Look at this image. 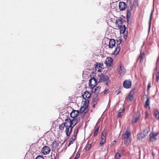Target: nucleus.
Returning <instances> with one entry per match:
<instances>
[{"label": "nucleus", "mask_w": 159, "mask_h": 159, "mask_svg": "<svg viewBox=\"0 0 159 159\" xmlns=\"http://www.w3.org/2000/svg\"><path fill=\"white\" fill-rule=\"evenodd\" d=\"M125 111V109L124 108H122V109H120L119 110V113H121L123 114Z\"/></svg>", "instance_id": "4c0bfd02"}, {"label": "nucleus", "mask_w": 159, "mask_h": 159, "mask_svg": "<svg viewBox=\"0 0 159 159\" xmlns=\"http://www.w3.org/2000/svg\"><path fill=\"white\" fill-rule=\"evenodd\" d=\"M131 135L130 129L129 127L127 128L125 132L124 131L122 137V139L124 140V143L126 145L131 143L130 136Z\"/></svg>", "instance_id": "f257e3e1"}, {"label": "nucleus", "mask_w": 159, "mask_h": 159, "mask_svg": "<svg viewBox=\"0 0 159 159\" xmlns=\"http://www.w3.org/2000/svg\"><path fill=\"white\" fill-rule=\"evenodd\" d=\"M126 70L124 66L121 64L120 66V69L118 71L119 74L121 76L123 75L126 72Z\"/></svg>", "instance_id": "0eeeda50"}, {"label": "nucleus", "mask_w": 159, "mask_h": 159, "mask_svg": "<svg viewBox=\"0 0 159 159\" xmlns=\"http://www.w3.org/2000/svg\"><path fill=\"white\" fill-rule=\"evenodd\" d=\"M116 27L120 29L122 26V22L120 19L117 20L116 22Z\"/></svg>", "instance_id": "2eb2a0df"}, {"label": "nucleus", "mask_w": 159, "mask_h": 159, "mask_svg": "<svg viewBox=\"0 0 159 159\" xmlns=\"http://www.w3.org/2000/svg\"><path fill=\"white\" fill-rule=\"evenodd\" d=\"M64 120L65 122L63 123L65 125V127H69V120H70V119L69 118L68 116H67L66 118Z\"/></svg>", "instance_id": "aec40b11"}, {"label": "nucleus", "mask_w": 159, "mask_h": 159, "mask_svg": "<svg viewBox=\"0 0 159 159\" xmlns=\"http://www.w3.org/2000/svg\"><path fill=\"white\" fill-rule=\"evenodd\" d=\"M105 141H106L105 136L104 135V134H103V133H102V135L101 137V140L100 141V146H102L103 144L104 143H105Z\"/></svg>", "instance_id": "6ab92c4d"}, {"label": "nucleus", "mask_w": 159, "mask_h": 159, "mask_svg": "<svg viewBox=\"0 0 159 159\" xmlns=\"http://www.w3.org/2000/svg\"><path fill=\"white\" fill-rule=\"evenodd\" d=\"M94 90V92L95 93L96 92V91H97V90Z\"/></svg>", "instance_id": "603ef678"}, {"label": "nucleus", "mask_w": 159, "mask_h": 159, "mask_svg": "<svg viewBox=\"0 0 159 159\" xmlns=\"http://www.w3.org/2000/svg\"><path fill=\"white\" fill-rule=\"evenodd\" d=\"M143 54H140L139 57L138 58V60H140V61L142 62L143 61Z\"/></svg>", "instance_id": "f704fd0d"}, {"label": "nucleus", "mask_w": 159, "mask_h": 159, "mask_svg": "<svg viewBox=\"0 0 159 159\" xmlns=\"http://www.w3.org/2000/svg\"><path fill=\"white\" fill-rule=\"evenodd\" d=\"M91 147V144H88L87 145H86V149H85L86 150H87V151L89 150L90 149Z\"/></svg>", "instance_id": "c9c22d12"}, {"label": "nucleus", "mask_w": 159, "mask_h": 159, "mask_svg": "<svg viewBox=\"0 0 159 159\" xmlns=\"http://www.w3.org/2000/svg\"><path fill=\"white\" fill-rule=\"evenodd\" d=\"M65 127V125L63 123L61 124L59 126V129L61 131H63V130Z\"/></svg>", "instance_id": "2f4dec72"}, {"label": "nucleus", "mask_w": 159, "mask_h": 159, "mask_svg": "<svg viewBox=\"0 0 159 159\" xmlns=\"http://www.w3.org/2000/svg\"><path fill=\"white\" fill-rule=\"evenodd\" d=\"M100 88L101 87H100L98 86V87H97V88H95L94 89H100Z\"/></svg>", "instance_id": "de8ad7c7"}, {"label": "nucleus", "mask_w": 159, "mask_h": 159, "mask_svg": "<svg viewBox=\"0 0 159 159\" xmlns=\"http://www.w3.org/2000/svg\"><path fill=\"white\" fill-rule=\"evenodd\" d=\"M150 128L148 126V127H146L145 128V129L143 130V133L145 134V135H147L149 131H150Z\"/></svg>", "instance_id": "412c9836"}, {"label": "nucleus", "mask_w": 159, "mask_h": 159, "mask_svg": "<svg viewBox=\"0 0 159 159\" xmlns=\"http://www.w3.org/2000/svg\"><path fill=\"white\" fill-rule=\"evenodd\" d=\"M73 119L72 120H73V121L74 123V125H75L77 123V122L79 121L80 120V118L79 117H74V118H73Z\"/></svg>", "instance_id": "b1692460"}, {"label": "nucleus", "mask_w": 159, "mask_h": 159, "mask_svg": "<svg viewBox=\"0 0 159 159\" xmlns=\"http://www.w3.org/2000/svg\"><path fill=\"white\" fill-rule=\"evenodd\" d=\"M149 104H150V101H149V98H147V100L145 102V107L146 108H147V107L149 108Z\"/></svg>", "instance_id": "cd10ccee"}, {"label": "nucleus", "mask_w": 159, "mask_h": 159, "mask_svg": "<svg viewBox=\"0 0 159 159\" xmlns=\"http://www.w3.org/2000/svg\"><path fill=\"white\" fill-rule=\"evenodd\" d=\"M131 15V13L128 10L127 11V14L126 16V18L127 19V22H128L129 21V19L130 18V16Z\"/></svg>", "instance_id": "c85d7f7f"}, {"label": "nucleus", "mask_w": 159, "mask_h": 159, "mask_svg": "<svg viewBox=\"0 0 159 159\" xmlns=\"http://www.w3.org/2000/svg\"><path fill=\"white\" fill-rule=\"evenodd\" d=\"M152 155L153 156H154V155H155V154H154V153L152 152Z\"/></svg>", "instance_id": "3c124183"}, {"label": "nucleus", "mask_w": 159, "mask_h": 159, "mask_svg": "<svg viewBox=\"0 0 159 159\" xmlns=\"http://www.w3.org/2000/svg\"><path fill=\"white\" fill-rule=\"evenodd\" d=\"M123 114H121V113H119V112H118V117H121L123 115Z\"/></svg>", "instance_id": "a18cd8bd"}, {"label": "nucleus", "mask_w": 159, "mask_h": 159, "mask_svg": "<svg viewBox=\"0 0 159 159\" xmlns=\"http://www.w3.org/2000/svg\"><path fill=\"white\" fill-rule=\"evenodd\" d=\"M154 115L156 118L158 120L159 119V112L157 110H156L154 112Z\"/></svg>", "instance_id": "5701e85b"}, {"label": "nucleus", "mask_w": 159, "mask_h": 159, "mask_svg": "<svg viewBox=\"0 0 159 159\" xmlns=\"http://www.w3.org/2000/svg\"><path fill=\"white\" fill-rule=\"evenodd\" d=\"M121 157V155L119 152H117L115 155V158L116 159H119Z\"/></svg>", "instance_id": "72a5a7b5"}, {"label": "nucleus", "mask_w": 159, "mask_h": 159, "mask_svg": "<svg viewBox=\"0 0 159 159\" xmlns=\"http://www.w3.org/2000/svg\"><path fill=\"white\" fill-rule=\"evenodd\" d=\"M77 159V158H76L75 157L74 158V159Z\"/></svg>", "instance_id": "864d4df0"}, {"label": "nucleus", "mask_w": 159, "mask_h": 159, "mask_svg": "<svg viewBox=\"0 0 159 159\" xmlns=\"http://www.w3.org/2000/svg\"><path fill=\"white\" fill-rule=\"evenodd\" d=\"M97 81H97V79H96L94 77L91 78L89 81V87L91 89H93L96 85Z\"/></svg>", "instance_id": "7ed1b4c3"}, {"label": "nucleus", "mask_w": 159, "mask_h": 159, "mask_svg": "<svg viewBox=\"0 0 159 159\" xmlns=\"http://www.w3.org/2000/svg\"><path fill=\"white\" fill-rule=\"evenodd\" d=\"M116 141H113L111 143V147L113 146L116 143Z\"/></svg>", "instance_id": "37998d69"}, {"label": "nucleus", "mask_w": 159, "mask_h": 159, "mask_svg": "<svg viewBox=\"0 0 159 159\" xmlns=\"http://www.w3.org/2000/svg\"><path fill=\"white\" fill-rule=\"evenodd\" d=\"M156 80L157 81L159 80V72H158L156 75Z\"/></svg>", "instance_id": "ea45409f"}, {"label": "nucleus", "mask_w": 159, "mask_h": 159, "mask_svg": "<svg viewBox=\"0 0 159 159\" xmlns=\"http://www.w3.org/2000/svg\"><path fill=\"white\" fill-rule=\"evenodd\" d=\"M139 118L138 117H136L134 119V122L136 123L139 120Z\"/></svg>", "instance_id": "79ce46f5"}, {"label": "nucleus", "mask_w": 159, "mask_h": 159, "mask_svg": "<svg viewBox=\"0 0 159 159\" xmlns=\"http://www.w3.org/2000/svg\"><path fill=\"white\" fill-rule=\"evenodd\" d=\"M132 83L130 81L126 80L123 83L124 87L126 89H129L131 86Z\"/></svg>", "instance_id": "6e6552de"}, {"label": "nucleus", "mask_w": 159, "mask_h": 159, "mask_svg": "<svg viewBox=\"0 0 159 159\" xmlns=\"http://www.w3.org/2000/svg\"><path fill=\"white\" fill-rule=\"evenodd\" d=\"M158 133H151L149 134L150 141L152 142L155 141L156 139V137L158 134Z\"/></svg>", "instance_id": "1a4fd4ad"}, {"label": "nucleus", "mask_w": 159, "mask_h": 159, "mask_svg": "<svg viewBox=\"0 0 159 159\" xmlns=\"http://www.w3.org/2000/svg\"><path fill=\"white\" fill-rule=\"evenodd\" d=\"M150 83H149L147 86V88H148L147 89H149L150 88Z\"/></svg>", "instance_id": "49530a36"}, {"label": "nucleus", "mask_w": 159, "mask_h": 159, "mask_svg": "<svg viewBox=\"0 0 159 159\" xmlns=\"http://www.w3.org/2000/svg\"><path fill=\"white\" fill-rule=\"evenodd\" d=\"M97 80L99 82H106L107 85L110 84L109 78L107 75L106 74L102 73L100 75H98Z\"/></svg>", "instance_id": "f03ea898"}, {"label": "nucleus", "mask_w": 159, "mask_h": 159, "mask_svg": "<svg viewBox=\"0 0 159 159\" xmlns=\"http://www.w3.org/2000/svg\"><path fill=\"white\" fill-rule=\"evenodd\" d=\"M51 151L50 148L48 146H44L42 150V152L43 154L46 155L48 154Z\"/></svg>", "instance_id": "9d476101"}, {"label": "nucleus", "mask_w": 159, "mask_h": 159, "mask_svg": "<svg viewBox=\"0 0 159 159\" xmlns=\"http://www.w3.org/2000/svg\"><path fill=\"white\" fill-rule=\"evenodd\" d=\"M87 107H86L85 106L81 107L80 110V113H82L84 112L85 113H86L87 111H85Z\"/></svg>", "instance_id": "a878e982"}, {"label": "nucleus", "mask_w": 159, "mask_h": 159, "mask_svg": "<svg viewBox=\"0 0 159 159\" xmlns=\"http://www.w3.org/2000/svg\"><path fill=\"white\" fill-rule=\"evenodd\" d=\"M77 159V158H76L75 157L74 158V159Z\"/></svg>", "instance_id": "5fc2aeb1"}, {"label": "nucleus", "mask_w": 159, "mask_h": 159, "mask_svg": "<svg viewBox=\"0 0 159 159\" xmlns=\"http://www.w3.org/2000/svg\"><path fill=\"white\" fill-rule=\"evenodd\" d=\"M110 90H104V94H107L110 92Z\"/></svg>", "instance_id": "c03bdc74"}, {"label": "nucleus", "mask_w": 159, "mask_h": 159, "mask_svg": "<svg viewBox=\"0 0 159 159\" xmlns=\"http://www.w3.org/2000/svg\"><path fill=\"white\" fill-rule=\"evenodd\" d=\"M157 64L158 63H159V58H158L157 59Z\"/></svg>", "instance_id": "09e8293b"}, {"label": "nucleus", "mask_w": 159, "mask_h": 159, "mask_svg": "<svg viewBox=\"0 0 159 159\" xmlns=\"http://www.w3.org/2000/svg\"><path fill=\"white\" fill-rule=\"evenodd\" d=\"M132 90L131 91L129 95V99L130 101H131L133 99V95L134 94V92Z\"/></svg>", "instance_id": "4be33fe9"}, {"label": "nucleus", "mask_w": 159, "mask_h": 159, "mask_svg": "<svg viewBox=\"0 0 159 159\" xmlns=\"http://www.w3.org/2000/svg\"><path fill=\"white\" fill-rule=\"evenodd\" d=\"M82 96L84 99H89L90 97L91 94L89 91L86 90L84 92V94L82 95Z\"/></svg>", "instance_id": "4468645a"}, {"label": "nucleus", "mask_w": 159, "mask_h": 159, "mask_svg": "<svg viewBox=\"0 0 159 159\" xmlns=\"http://www.w3.org/2000/svg\"><path fill=\"white\" fill-rule=\"evenodd\" d=\"M80 154L79 152H77V153L76 154V156L75 157H76V158H78L79 156H80Z\"/></svg>", "instance_id": "a19ab883"}, {"label": "nucleus", "mask_w": 159, "mask_h": 159, "mask_svg": "<svg viewBox=\"0 0 159 159\" xmlns=\"http://www.w3.org/2000/svg\"><path fill=\"white\" fill-rule=\"evenodd\" d=\"M103 65L102 64H98L96 65L95 69L98 71L101 72L103 70Z\"/></svg>", "instance_id": "f8f14e48"}, {"label": "nucleus", "mask_w": 159, "mask_h": 159, "mask_svg": "<svg viewBox=\"0 0 159 159\" xmlns=\"http://www.w3.org/2000/svg\"><path fill=\"white\" fill-rule=\"evenodd\" d=\"M146 136V135H145V134H144L143 132H141V133H140V134H139L138 135V138L139 139H143V138L144 137H145V136Z\"/></svg>", "instance_id": "393cba45"}, {"label": "nucleus", "mask_w": 159, "mask_h": 159, "mask_svg": "<svg viewBox=\"0 0 159 159\" xmlns=\"http://www.w3.org/2000/svg\"><path fill=\"white\" fill-rule=\"evenodd\" d=\"M99 130V127H98L95 130L94 133V136H95L97 135L98 131Z\"/></svg>", "instance_id": "e433bc0d"}, {"label": "nucleus", "mask_w": 159, "mask_h": 159, "mask_svg": "<svg viewBox=\"0 0 159 159\" xmlns=\"http://www.w3.org/2000/svg\"><path fill=\"white\" fill-rule=\"evenodd\" d=\"M56 145H57V144L58 145V143H56Z\"/></svg>", "instance_id": "4d7b16f0"}, {"label": "nucleus", "mask_w": 159, "mask_h": 159, "mask_svg": "<svg viewBox=\"0 0 159 159\" xmlns=\"http://www.w3.org/2000/svg\"><path fill=\"white\" fill-rule=\"evenodd\" d=\"M56 145H57V144L58 145V143H56Z\"/></svg>", "instance_id": "6e6d98bb"}, {"label": "nucleus", "mask_w": 159, "mask_h": 159, "mask_svg": "<svg viewBox=\"0 0 159 159\" xmlns=\"http://www.w3.org/2000/svg\"><path fill=\"white\" fill-rule=\"evenodd\" d=\"M79 129V128H78L76 129H75L74 130V134L72 135V137L70 139L68 146H69L71 143H72L73 141H74L75 140L77 133L78 132Z\"/></svg>", "instance_id": "20e7f679"}, {"label": "nucleus", "mask_w": 159, "mask_h": 159, "mask_svg": "<svg viewBox=\"0 0 159 159\" xmlns=\"http://www.w3.org/2000/svg\"><path fill=\"white\" fill-rule=\"evenodd\" d=\"M66 127L65 132L66 135L67 136H69L70 134L72 128L69 127Z\"/></svg>", "instance_id": "a211bd4d"}, {"label": "nucleus", "mask_w": 159, "mask_h": 159, "mask_svg": "<svg viewBox=\"0 0 159 159\" xmlns=\"http://www.w3.org/2000/svg\"><path fill=\"white\" fill-rule=\"evenodd\" d=\"M113 59L111 57H107L105 62L106 64L108 66H110L111 64L112 63Z\"/></svg>", "instance_id": "dca6fc26"}, {"label": "nucleus", "mask_w": 159, "mask_h": 159, "mask_svg": "<svg viewBox=\"0 0 159 159\" xmlns=\"http://www.w3.org/2000/svg\"><path fill=\"white\" fill-rule=\"evenodd\" d=\"M84 99L85 101L84 102L83 105L85 106L86 107H88L89 106V100L87 98H85V99Z\"/></svg>", "instance_id": "bb28decb"}, {"label": "nucleus", "mask_w": 159, "mask_h": 159, "mask_svg": "<svg viewBox=\"0 0 159 159\" xmlns=\"http://www.w3.org/2000/svg\"><path fill=\"white\" fill-rule=\"evenodd\" d=\"M127 7V5L125 3L123 2H120L119 3V7L120 11H124Z\"/></svg>", "instance_id": "9b49d317"}, {"label": "nucleus", "mask_w": 159, "mask_h": 159, "mask_svg": "<svg viewBox=\"0 0 159 159\" xmlns=\"http://www.w3.org/2000/svg\"><path fill=\"white\" fill-rule=\"evenodd\" d=\"M79 113V111L73 110L70 113V116L72 118H74V117H78L77 116Z\"/></svg>", "instance_id": "ddd939ff"}, {"label": "nucleus", "mask_w": 159, "mask_h": 159, "mask_svg": "<svg viewBox=\"0 0 159 159\" xmlns=\"http://www.w3.org/2000/svg\"><path fill=\"white\" fill-rule=\"evenodd\" d=\"M98 94H95L92 99V104L93 107L95 108V105L98 102Z\"/></svg>", "instance_id": "39448f33"}, {"label": "nucleus", "mask_w": 159, "mask_h": 159, "mask_svg": "<svg viewBox=\"0 0 159 159\" xmlns=\"http://www.w3.org/2000/svg\"><path fill=\"white\" fill-rule=\"evenodd\" d=\"M120 91H119L118 93H117V95H118V94H119V93H120Z\"/></svg>", "instance_id": "8fccbe9b"}, {"label": "nucleus", "mask_w": 159, "mask_h": 159, "mask_svg": "<svg viewBox=\"0 0 159 159\" xmlns=\"http://www.w3.org/2000/svg\"><path fill=\"white\" fill-rule=\"evenodd\" d=\"M120 29V32L122 34L124 33L125 30V25H123V27L122 26V27H121Z\"/></svg>", "instance_id": "7c9ffc66"}, {"label": "nucleus", "mask_w": 159, "mask_h": 159, "mask_svg": "<svg viewBox=\"0 0 159 159\" xmlns=\"http://www.w3.org/2000/svg\"><path fill=\"white\" fill-rule=\"evenodd\" d=\"M73 122V120H69V127H71L73 128L75 125H72L74 124Z\"/></svg>", "instance_id": "473e14b6"}, {"label": "nucleus", "mask_w": 159, "mask_h": 159, "mask_svg": "<svg viewBox=\"0 0 159 159\" xmlns=\"http://www.w3.org/2000/svg\"><path fill=\"white\" fill-rule=\"evenodd\" d=\"M35 159H44L42 156L39 155L35 158Z\"/></svg>", "instance_id": "58836bf2"}, {"label": "nucleus", "mask_w": 159, "mask_h": 159, "mask_svg": "<svg viewBox=\"0 0 159 159\" xmlns=\"http://www.w3.org/2000/svg\"><path fill=\"white\" fill-rule=\"evenodd\" d=\"M109 47L112 48L115 45L116 42L114 39H110L109 42Z\"/></svg>", "instance_id": "f3484780"}, {"label": "nucleus", "mask_w": 159, "mask_h": 159, "mask_svg": "<svg viewBox=\"0 0 159 159\" xmlns=\"http://www.w3.org/2000/svg\"><path fill=\"white\" fill-rule=\"evenodd\" d=\"M152 12L153 11H152L151 12V13L150 16V20L149 22V30L150 28V26H151V19H152Z\"/></svg>", "instance_id": "c756f323"}, {"label": "nucleus", "mask_w": 159, "mask_h": 159, "mask_svg": "<svg viewBox=\"0 0 159 159\" xmlns=\"http://www.w3.org/2000/svg\"><path fill=\"white\" fill-rule=\"evenodd\" d=\"M121 43V41L120 40H117L116 42L117 46L114 52V54L115 55L118 54L120 50Z\"/></svg>", "instance_id": "423d86ee"}]
</instances>
